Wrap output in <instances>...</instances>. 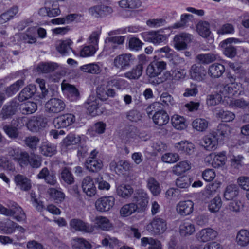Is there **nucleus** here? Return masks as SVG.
Returning a JSON list of instances; mask_svg holds the SVG:
<instances>
[{
	"label": "nucleus",
	"instance_id": "1",
	"mask_svg": "<svg viewBox=\"0 0 249 249\" xmlns=\"http://www.w3.org/2000/svg\"><path fill=\"white\" fill-rule=\"evenodd\" d=\"M161 108V104L159 102H155L149 105L146 108V112L149 116L152 115V112H154L152 116L153 122L159 126L167 124L169 120V117L167 113Z\"/></svg>",
	"mask_w": 249,
	"mask_h": 249
},
{
	"label": "nucleus",
	"instance_id": "2",
	"mask_svg": "<svg viewBox=\"0 0 249 249\" xmlns=\"http://www.w3.org/2000/svg\"><path fill=\"white\" fill-rule=\"evenodd\" d=\"M114 88H120L119 83L116 80H111L98 85L96 88L97 97L102 101H106L109 97H114L116 91Z\"/></svg>",
	"mask_w": 249,
	"mask_h": 249
},
{
	"label": "nucleus",
	"instance_id": "3",
	"mask_svg": "<svg viewBox=\"0 0 249 249\" xmlns=\"http://www.w3.org/2000/svg\"><path fill=\"white\" fill-rule=\"evenodd\" d=\"M7 207L8 208L0 206V213L7 216H14V218L18 221H23L26 219V216L25 213L21 207L17 203L9 201L7 202Z\"/></svg>",
	"mask_w": 249,
	"mask_h": 249
},
{
	"label": "nucleus",
	"instance_id": "4",
	"mask_svg": "<svg viewBox=\"0 0 249 249\" xmlns=\"http://www.w3.org/2000/svg\"><path fill=\"white\" fill-rule=\"evenodd\" d=\"M167 229V222L166 220L155 217L151 222L147 225V230L154 235H160L163 234Z\"/></svg>",
	"mask_w": 249,
	"mask_h": 249
},
{
	"label": "nucleus",
	"instance_id": "5",
	"mask_svg": "<svg viewBox=\"0 0 249 249\" xmlns=\"http://www.w3.org/2000/svg\"><path fill=\"white\" fill-rule=\"evenodd\" d=\"M193 36L186 33L176 35L174 38V47L178 51L184 50L187 48V44L191 42Z\"/></svg>",
	"mask_w": 249,
	"mask_h": 249
},
{
	"label": "nucleus",
	"instance_id": "6",
	"mask_svg": "<svg viewBox=\"0 0 249 249\" xmlns=\"http://www.w3.org/2000/svg\"><path fill=\"white\" fill-rule=\"evenodd\" d=\"M63 101L57 98L50 99L45 104L46 111L49 113H58L65 108Z\"/></svg>",
	"mask_w": 249,
	"mask_h": 249
},
{
	"label": "nucleus",
	"instance_id": "7",
	"mask_svg": "<svg viewBox=\"0 0 249 249\" xmlns=\"http://www.w3.org/2000/svg\"><path fill=\"white\" fill-rule=\"evenodd\" d=\"M115 198L112 196H103L98 199L95 203L97 211L100 212H106L109 211L114 206Z\"/></svg>",
	"mask_w": 249,
	"mask_h": 249
},
{
	"label": "nucleus",
	"instance_id": "8",
	"mask_svg": "<svg viewBox=\"0 0 249 249\" xmlns=\"http://www.w3.org/2000/svg\"><path fill=\"white\" fill-rule=\"evenodd\" d=\"M70 226L71 229L76 231H82L86 233H91L94 231L95 227L79 219H72L70 222Z\"/></svg>",
	"mask_w": 249,
	"mask_h": 249
},
{
	"label": "nucleus",
	"instance_id": "9",
	"mask_svg": "<svg viewBox=\"0 0 249 249\" xmlns=\"http://www.w3.org/2000/svg\"><path fill=\"white\" fill-rule=\"evenodd\" d=\"M75 121L72 114H65L55 118L53 124L56 128H64L71 125Z\"/></svg>",
	"mask_w": 249,
	"mask_h": 249
},
{
	"label": "nucleus",
	"instance_id": "10",
	"mask_svg": "<svg viewBox=\"0 0 249 249\" xmlns=\"http://www.w3.org/2000/svg\"><path fill=\"white\" fill-rule=\"evenodd\" d=\"M142 36L145 41L154 44L161 43L167 38V36L162 34L160 31L144 32L142 34Z\"/></svg>",
	"mask_w": 249,
	"mask_h": 249
},
{
	"label": "nucleus",
	"instance_id": "11",
	"mask_svg": "<svg viewBox=\"0 0 249 249\" xmlns=\"http://www.w3.org/2000/svg\"><path fill=\"white\" fill-rule=\"evenodd\" d=\"M166 63L163 61H154L151 63L146 69V74L150 77H155L160 74L166 69Z\"/></svg>",
	"mask_w": 249,
	"mask_h": 249
},
{
	"label": "nucleus",
	"instance_id": "12",
	"mask_svg": "<svg viewBox=\"0 0 249 249\" xmlns=\"http://www.w3.org/2000/svg\"><path fill=\"white\" fill-rule=\"evenodd\" d=\"M132 55L130 53L120 54L116 56L113 61L114 66L120 70L125 69L130 66Z\"/></svg>",
	"mask_w": 249,
	"mask_h": 249
},
{
	"label": "nucleus",
	"instance_id": "13",
	"mask_svg": "<svg viewBox=\"0 0 249 249\" xmlns=\"http://www.w3.org/2000/svg\"><path fill=\"white\" fill-rule=\"evenodd\" d=\"M46 122L42 116H33L30 119L26 124L28 129L32 132H36L40 128L44 127Z\"/></svg>",
	"mask_w": 249,
	"mask_h": 249
},
{
	"label": "nucleus",
	"instance_id": "14",
	"mask_svg": "<svg viewBox=\"0 0 249 249\" xmlns=\"http://www.w3.org/2000/svg\"><path fill=\"white\" fill-rule=\"evenodd\" d=\"M194 210V203L191 200L181 201L176 206V211L180 215L185 216L191 214Z\"/></svg>",
	"mask_w": 249,
	"mask_h": 249
},
{
	"label": "nucleus",
	"instance_id": "15",
	"mask_svg": "<svg viewBox=\"0 0 249 249\" xmlns=\"http://www.w3.org/2000/svg\"><path fill=\"white\" fill-rule=\"evenodd\" d=\"M206 71L200 65L193 64L190 70V74L191 78L195 80L201 81L205 79L206 76Z\"/></svg>",
	"mask_w": 249,
	"mask_h": 249
},
{
	"label": "nucleus",
	"instance_id": "16",
	"mask_svg": "<svg viewBox=\"0 0 249 249\" xmlns=\"http://www.w3.org/2000/svg\"><path fill=\"white\" fill-rule=\"evenodd\" d=\"M208 160L213 159L212 165L214 168H218L223 166L226 160V152L222 151L219 153H212L206 158Z\"/></svg>",
	"mask_w": 249,
	"mask_h": 249
},
{
	"label": "nucleus",
	"instance_id": "17",
	"mask_svg": "<svg viewBox=\"0 0 249 249\" xmlns=\"http://www.w3.org/2000/svg\"><path fill=\"white\" fill-rule=\"evenodd\" d=\"M238 40L234 38H229L223 41L221 45L225 48L224 53L227 56L233 58L236 54V49L231 45L232 43H237Z\"/></svg>",
	"mask_w": 249,
	"mask_h": 249
},
{
	"label": "nucleus",
	"instance_id": "18",
	"mask_svg": "<svg viewBox=\"0 0 249 249\" xmlns=\"http://www.w3.org/2000/svg\"><path fill=\"white\" fill-rule=\"evenodd\" d=\"M82 188L83 191L88 196H93L96 193V188L92 178L89 176H87L83 179L82 183Z\"/></svg>",
	"mask_w": 249,
	"mask_h": 249
},
{
	"label": "nucleus",
	"instance_id": "19",
	"mask_svg": "<svg viewBox=\"0 0 249 249\" xmlns=\"http://www.w3.org/2000/svg\"><path fill=\"white\" fill-rule=\"evenodd\" d=\"M61 66L53 62H41L36 68L37 72L41 73H49L59 70Z\"/></svg>",
	"mask_w": 249,
	"mask_h": 249
},
{
	"label": "nucleus",
	"instance_id": "20",
	"mask_svg": "<svg viewBox=\"0 0 249 249\" xmlns=\"http://www.w3.org/2000/svg\"><path fill=\"white\" fill-rule=\"evenodd\" d=\"M18 104L12 102L9 105H4L0 113V117L3 120H6L10 118L15 114L17 110Z\"/></svg>",
	"mask_w": 249,
	"mask_h": 249
},
{
	"label": "nucleus",
	"instance_id": "21",
	"mask_svg": "<svg viewBox=\"0 0 249 249\" xmlns=\"http://www.w3.org/2000/svg\"><path fill=\"white\" fill-rule=\"evenodd\" d=\"M61 88L62 90L67 92L68 97L71 101H76L79 99V92L74 86L63 82L61 84Z\"/></svg>",
	"mask_w": 249,
	"mask_h": 249
},
{
	"label": "nucleus",
	"instance_id": "22",
	"mask_svg": "<svg viewBox=\"0 0 249 249\" xmlns=\"http://www.w3.org/2000/svg\"><path fill=\"white\" fill-rule=\"evenodd\" d=\"M218 145V139L214 134L204 137L202 145L207 150H214Z\"/></svg>",
	"mask_w": 249,
	"mask_h": 249
},
{
	"label": "nucleus",
	"instance_id": "23",
	"mask_svg": "<svg viewBox=\"0 0 249 249\" xmlns=\"http://www.w3.org/2000/svg\"><path fill=\"white\" fill-rule=\"evenodd\" d=\"M217 235V232L211 228L201 230L197 233V238L202 242H207L213 240Z\"/></svg>",
	"mask_w": 249,
	"mask_h": 249
},
{
	"label": "nucleus",
	"instance_id": "24",
	"mask_svg": "<svg viewBox=\"0 0 249 249\" xmlns=\"http://www.w3.org/2000/svg\"><path fill=\"white\" fill-rule=\"evenodd\" d=\"M134 199L137 203V206L142 209H145L148 203V196L147 193L142 189L136 191Z\"/></svg>",
	"mask_w": 249,
	"mask_h": 249
},
{
	"label": "nucleus",
	"instance_id": "25",
	"mask_svg": "<svg viewBox=\"0 0 249 249\" xmlns=\"http://www.w3.org/2000/svg\"><path fill=\"white\" fill-rule=\"evenodd\" d=\"M143 70V66L142 63H139L131 70L124 73L125 78L130 80H138L142 76Z\"/></svg>",
	"mask_w": 249,
	"mask_h": 249
},
{
	"label": "nucleus",
	"instance_id": "26",
	"mask_svg": "<svg viewBox=\"0 0 249 249\" xmlns=\"http://www.w3.org/2000/svg\"><path fill=\"white\" fill-rule=\"evenodd\" d=\"M225 71V67L219 63H214L209 67L208 73L213 78H217L221 76Z\"/></svg>",
	"mask_w": 249,
	"mask_h": 249
},
{
	"label": "nucleus",
	"instance_id": "27",
	"mask_svg": "<svg viewBox=\"0 0 249 249\" xmlns=\"http://www.w3.org/2000/svg\"><path fill=\"white\" fill-rule=\"evenodd\" d=\"M86 167L90 171L97 172L100 170L103 167V162L100 159L89 157L86 161Z\"/></svg>",
	"mask_w": 249,
	"mask_h": 249
},
{
	"label": "nucleus",
	"instance_id": "28",
	"mask_svg": "<svg viewBox=\"0 0 249 249\" xmlns=\"http://www.w3.org/2000/svg\"><path fill=\"white\" fill-rule=\"evenodd\" d=\"M99 100L94 96H90L85 106L89 113L92 115H95L97 114V110L99 107Z\"/></svg>",
	"mask_w": 249,
	"mask_h": 249
},
{
	"label": "nucleus",
	"instance_id": "29",
	"mask_svg": "<svg viewBox=\"0 0 249 249\" xmlns=\"http://www.w3.org/2000/svg\"><path fill=\"white\" fill-rule=\"evenodd\" d=\"M133 188L129 185H120L116 188L117 195L124 199L129 198L133 193Z\"/></svg>",
	"mask_w": 249,
	"mask_h": 249
},
{
	"label": "nucleus",
	"instance_id": "30",
	"mask_svg": "<svg viewBox=\"0 0 249 249\" xmlns=\"http://www.w3.org/2000/svg\"><path fill=\"white\" fill-rule=\"evenodd\" d=\"M191 167V163L187 160L180 161L172 168V172L176 175H180L189 170Z\"/></svg>",
	"mask_w": 249,
	"mask_h": 249
},
{
	"label": "nucleus",
	"instance_id": "31",
	"mask_svg": "<svg viewBox=\"0 0 249 249\" xmlns=\"http://www.w3.org/2000/svg\"><path fill=\"white\" fill-rule=\"evenodd\" d=\"M95 228H98L104 231H108L112 225L109 220L106 217L99 216L95 217L94 219Z\"/></svg>",
	"mask_w": 249,
	"mask_h": 249
},
{
	"label": "nucleus",
	"instance_id": "32",
	"mask_svg": "<svg viewBox=\"0 0 249 249\" xmlns=\"http://www.w3.org/2000/svg\"><path fill=\"white\" fill-rule=\"evenodd\" d=\"M20 39L25 43L33 44L36 42V31L34 28H29L20 36Z\"/></svg>",
	"mask_w": 249,
	"mask_h": 249
},
{
	"label": "nucleus",
	"instance_id": "33",
	"mask_svg": "<svg viewBox=\"0 0 249 249\" xmlns=\"http://www.w3.org/2000/svg\"><path fill=\"white\" fill-rule=\"evenodd\" d=\"M231 133V128L226 124H219L213 134L217 139L222 140L229 137Z\"/></svg>",
	"mask_w": 249,
	"mask_h": 249
},
{
	"label": "nucleus",
	"instance_id": "34",
	"mask_svg": "<svg viewBox=\"0 0 249 249\" xmlns=\"http://www.w3.org/2000/svg\"><path fill=\"white\" fill-rule=\"evenodd\" d=\"M238 194V187L235 184H230L226 187L224 197L226 200H231L236 197Z\"/></svg>",
	"mask_w": 249,
	"mask_h": 249
},
{
	"label": "nucleus",
	"instance_id": "35",
	"mask_svg": "<svg viewBox=\"0 0 249 249\" xmlns=\"http://www.w3.org/2000/svg\"><path fill=\"white\" fill-rule=\"evenodd\" d=\"M15 181L21 190L27 191L31 188L30 180L23 175L18 174L15 176Z\"/></svg>",
	"mask_w": 249,
	"mask_h": 249
},
{
	"label": "nucleus",
	"instance_id": "36",
	"mask_svg": "<svg viewBox=\"0 0 249 249\" xmlns=\"http://www.w3.org/2000/svg\"><path fill=\"white\" fill-rule=\"evenodd\" d=\"M218 57L217 54L214 53L199 54L196 57V61L199 64H208L215 61Z\"/></svg>",
	"mask_w": 249,
	"mask_h": 249
},
{
	"label": "nucleus",
	"instance_id": "37",
	"mask_svg": "<svg viewBox=\"0 0 249 249\" xmlns=\"http://www.w3.org/2000/svg\"><path fill=\"white\" fill-rule=\"evenodd\" d=\"M236 241L241 247H246L249 245V232L246 230H241L237 234Z\"/></svg>",
	"mask_w": 249,
	"mask_h": 249
},
{
	"label": "nucleus",
	"instance_id": "38",
	"mask_svg": "<svg viewBox=\"0 0 249 249\" xmlns=\"http://www.w3.org/2000/svg\"><path fill=\"white\" fill-rule=\"evenodd\" d=\"M176 148L182 153L190 155L194 152V145L187 141H181L176 144Z\"/></svg>",
	"mask_w": 249,
	"mask_h": 249
},
{
	"label": "nucleus",
	"instance_id": "39",
	"mask_svg": "<svg viewBox=\"0 0 249 249\" xmlns=\"http://www.w3.org/2000/svg\"><path fill=\"white\" fill-rule=\"evenodd\" d=\"M16 227V222L11 220H7L0 223V230L6 234H11L15 231Z\"/></svg>",
	"mask_w": 249,
	"mask_h": 249
},
{
	"label": "nucleus",
	"instance_id": "40",
	"mask_svg": "<svg viewBox=\"0 0 249 249\" xmlns=\"http://www.w3.org/2000/svg\"><path fill=\"white\" fill-rule=\"evenodd\" d=\"M147 186L154 196L160 194L161 188L160 183L153 177H150L147 179Z\"/></svg>",
	"mask_w": 249,
	"mask_h": 249
},
{
	"label": "nucleus",
	"instance_id": "41",
	"mask_svg": "<svg viewBox=\"0 0 249 249\" xmlns=\"http://www.w3.org/2000/svg\"><path fill=\"white\" fill-rule=\"evenodd\" d=\"M138 209V206L134 203H130L124 205L120 210V213L123 217L131 215Z\"/></svg>",
	"mask_w": 249,
	"mask_h": 249
},
{
	"label": "nucleus",
	"instance_id": "42",
	"mask_svg": "<svg viewBox=\"0 0 249 249\" xmlns=\"http://www.w3.org/2000/svg\"><path fill=\"white\" fill-rule=\"evenodd\" d=\"M196 31L203 37L209 36L211 33L209 23L206 21H199L196 25Z\"/></svg>",
	"mask_w": 249,
	"mask_h": 249
},
{
	"label": "nucleus",
	"instance_id": "43",
	"mask_svg": "<svg viewBox=\"0 0 249 249\" xmlns=\"http://www.w3.org/2000/svg\"><path fill=\"white\" fill-rule=\"evenodd\" d=\"M39 149L41 154L45 156H52L56 152L55 145L49 142H43Z\"/></svg>",
	"mask_w": 249,
	"mask_h": 249
},
{
	"label": "nucleus",
	"instance_id": "44",
	"mask_svg": "<svg viewBox=\"0 0 249 249\" xmlns=\"http://www.w3.org/2000/svg\"><path fill=\"white\" fill-rule=\"evenodd\" d=\"M171 122L173 126L177 129L183 130L186 127V123L184 117L174 115L172 117Z\"/></svg>",
	"mask_w": 249,
	"mask_h": 249
},
{
	"label": "nucleus",
	"instance_id": "45",
	"mask_svg": "<svg viewBox=\"0 0 249 249\" xmlns=\"http://www.w3.org/2000/svg\"><path fill=\"white\" fill-rule=\"evenodd\" d=\"M36 91L35 87L33 85H29L25 87L20 92L18 96V100L23 101L31 98Z\"/></svg>",
	"mask_w": 249,
	"mask_h": 249
},
{
	"label": "nucleus",
	"instance_id": "46",
	"mask_svg": "<svg viewBox=\"0 0 249 249\" xmlns=\"http://www.w3.org/2000/svg\"><path fill=\"white\" fill-rule=\"evenodd\" d=\"M80 69L84 72L91 74H98L101 71V69L99 65L94 63L83 65L80 67Z\"/></svg>",
	"mask_w": 249,
	"mask_h": 249
},
{
	"label": "nucleus",
	"instance_id": "47",
	"mask_svg": "<svg viewBox=\"0 0 249 249\" xmlns=\"http://www.w3.org/2000/svg\"><path fill=\"white\" fill-rule=\"evenodd\" d=\"M180 232L183 235H191L195 231L194 225L189 221L182 222L179 226Z\"/></svg>",
	"mask_w": 249,
	"mask_h": 249
},
{
	"label": "nucleus",
	"instance_id": "48",
	"mask_svg": "<svg viewBox=\"0 0 249 249\" xmlns=\"http://www.w3.org/2000/svg\"><path fill=\"white\" fill-rule=\"evenodd\" d=\"M91 244L83 238H76L73 239V249H90Z\"/></svg>",
	"mask_w": 249,
	"mask_h": 249
},
{
	"label": "nucleus",
	"instance_id": "49",
	"mask_svg": "<svg viewBox=\"0 0 249 249\" xmlns=\"http://www.w3.org/2000/svg\"><path fill=\"white\" fill-rule=\"evenodd\" d=\"M60 178L69 185L72 184L74 181V178L72 174L69 169L67 167L62 169L60 174Z\"/></svg>",
	"mask_w": 249,
	"mask_h": 249
},
{
	"label": "nucleus",
	"instance_id": "50",
	"mask_svg": "<svg viewBox=\"0 0 249 249\" xmlns=\"http://www.w3.org/2000/svg\"><path fill=\"white\" fill-rule=\"evenodd\" d=\"M192 181V180L190 178L183 176L177 178L176 180V184L179 188L186 189L190 186Z\"/></svg>",
	"mask_w": 249,
	"mask_h": 249
},
{
	"label": "nucleus",
	"instance_id": "51",
	"mask_svg": "<svg viewBox=\"0 0 249 249\" xmlns=\"http://www.w3.org/2000/svg\"><path fill=\"white\" fill-rule=\"evenodd\" d=\"M106 127V124L102 122L95 123L94 125L89 129L91 135L94 136L96 134H101L104 133Z\"/></svg>",
	"mask_w": 249,
	"mask_h": 249
},
{
	"label": "nucleus",
	"instance_id": "52",
	"mask_svg": "<svg viewBox=\"0 0 249 249\" xmlns=\"http://www.w3.org/2000/svg\"><path fill=\"white\" fill-rule=\"evenodd\" d=\"M72 42L71 40H66L62 41L60 45L57 47V50L63 55H66L71 50L70 46Z\"/></svg>",
	"mask_w": 249,
	"mask_h": 249
},
{
	"label": "nucleus",
	"instance_id": "53",
	"mask_svg": "<svg viewBox=\"0 0 249 249\" xmlns=\"http://www.w3.org/2000/svg\"><path fill=\"white\" fill-rule=\"evenodd\" d=\"M37 105L34 102H28L21 106L22 112L24 114H30L35 112L37 109Z\"/></svg>",
	"mask_w": 249,
	"mask_h": 249
},
{
	"label": "nucleus",
	"instance_id": "54",
	"mask_svg": "<svg viewBox=\"0 0 249 249\" xmlns=\"http://www.w3.org/2000/svg\"><path fill=\"white\" fill-rule=\"evenodd\" d=\"M193 127L199 131L205 130L208 126V122L204 119L198 118L192 123Z\"/></svg>",
	"mask_w": 249,
	"mask_h": 249
},
{
	"label": "nucleus",
	"instance_id": "55",
	"mask_svg": "<svg viewBox=\"0 0 249 249\" xmlns=\"http://www.w3.org/2000/svg\"><path fill=\"white\" fill-rule=\"evenodd\" d=\"M24 141L27 147L34 150L36 148L39 142V139L35 136H30L26 137Z\"/></svg>",
	"mask_w": 249,
	"mask_h": 249
},
{
	"label": "nucleus",
	"instance_id": "56",
	"mask_svg": "<svg viewBox=\"0 0 249 249\" xmlns=\"http://www.w3.org/2000/svg\"><path fill=\"white\" fill-rule=\"evenodd\" d=\"M179 159V155L176 153H166L161 157L162 161L168 163H175L178 161Z\"/></svg>",
	"mask_w": 249,
	"mask_h": 249
},
{
	"label": "nucleus",
	"instance_id": "57",
	"mask_svg": "<svg viewBox=\"0 0 249 249\" xmlns=\"http://www.w3.org/2000/svg\"><path fill=\"white\" fill-rule=\"evenodd\" d=\"M222 205V201L219 196H216L212 199L209 205V210L212 213L218 212Z\"/></svg>",
	"mask_w": 249,
	"mask_h": 249
},
{
	"label": "nucleus",
	"instance_id": "58",
	"mask_svg": "<svg viewBox=\"0 0 249 249\" xmlns=\"http://www.w3.org/2000/svg\"><path fill=\"white\" fill-rule=\"evenodd\" d=\"M217 116L221 118L224 122H231L233 121L235 117V114L229 111L220 110L217 113Z\"/></svg>",
	"mask_w": 249,
	"mask_h": 249
},
{
	"label": "nucleus",
	"instance_id": "59",
	"mask_svg": "<svg viewBox=\"0 0 249 249\" xmlns=\"http://www.w3.org/2000/svg\"><path fill=\"white\" fill-rule=\"evenodd\" d=\"M48 193L50 196L54 200L58 201H62L65 198L64 194L60 190L54 188H50Z\"/></svg>",
	"mask_w": 249,
	"mask_h": 249
},
{
	"label": "nucleus",
	"instance_id": "60",
	"mask_svg": "<svg viewBox=\"0 0 249 249\" xmlns=\"http://www.w3.org/2000/svg\"><path fill=\"white\" fill-rule=\"evenodd\" d=\"M17 158L16 162H18L20 166H27L29 164V154L27 152L21 150Z\"/></svg>",
	"mask_w": 249,
	"mask_h": 249
},
{
	"label": "nucleus",
	"instance_id": "61",
	"mask_svg": "<svg viewBox=\"0 0 249 249\" xmlns=\"http://www.w3.org/2000/svg\"><path fill=\"white\" fill-rule=\"evenodd\" d=\"M198 93L197 86L196 84L191 83L189 87L185 89L183 96L185 97H195Z\"/></svg>",
	"mask_w": 249,
	"mask_h": 249
},
{
	"label": "nucleus",
	"instance_id": "62",
	"mask_svg": "<svg viewBox=\"0 0 249 249\" xmlns=\"http://www.w3.org/2000/svg\"><path fill=\"white\" fill-rule=\"evenodd\" d=\"M160 102L161 104V106L173 105L175 103L173 97L168 92L162 93L160 96Z\"/></svg>",
	"mask_w": 249,
	"mask_h": 249
},
{
	"label": "nucleus",
	"instance_id": "63",
	"mask_svg": "<svg viewBox=\"0 0 249 249\" xmlns=\"http://www.w3.org/2000/svg\"><path fill=\"white\" fill-rule=\"evenodd\" d=\"M3 129L6 134L11 138L16 139L18 136V129L11 125H5L3 127Z\"/></svg>",
	"mask_w": 249,
	"mask_h": 249
},
{
	"label": "nucleus",
	"instance_id": "64",
	"mask_svg": "<svg viewBox=\"0 0 249 249\" xmlns=\"http://www.w3.org/2000/svg\"><path fill=\"white\" fill-rule=\"evenodd\" d=\"M98 49L91 45L84 46L80 51V55L81 57H89L94 54Z\"/></svg>",
	"mask_w": 249,
	"mask_h": 249
}]
</instances>
